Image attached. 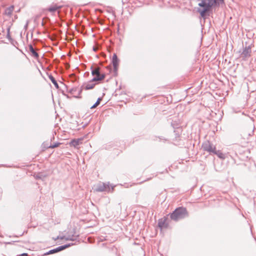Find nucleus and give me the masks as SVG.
<instances>
[{
  "mask_svg": "<svg viewBox=\"0 0 256 256\" xmlns=\"http://www.w3.org/2000/svg\"><path fill=\"white\" fill-rule=\"evenodd\" d=\"M200 2L198 6L202 8H198L197 12L200 16L204 18L206 13L212 8L219 6L220 4L224 3V0H198Z\"/></svg>",
  "mask_w": 256,
  "mask_h": 256,
  "instance_id": "1",
  "label": "nucleus"
},
{
  "mask_svg": "<svg viewBox=\"0 0 256 256\" xmlns=\"http://www.w3.org/2000/svg\"><path fill=\"white\" fill-rule=\"evenodd\" d=\"M172 220L178 221L188 216L186 208L184 207L176 208L172 213L170 214Z\"/></svg>",
  "mask_w": 256,
  "mask_h": 256,
  "instance_id": "2",
  "label": "nucleus"
},
{
  "mask_svg": "<svg viewBox=\"0 0 256 256\" xmlns=\"http://www.w3.org/2000/svg\"><path fill=\"white\" fill-rule=\"evenodd\" d=\"M90 70H92V74L94 76L92 78V82L100 81L105 78L106 74H100V67L96 66L93 68L92 66H91Z\"/></svg>",
  "mask_w": 256,
  "mask_h": 256,
  "instance_id": "3",
  "label": "nucleus"
},
{
  "mask_svg": "<svg viewBox=\"0 0 256 256\" xmlns=\"http://www.w3.org/2000/svg\"><path fill=\"white\" fill-rule=\"evenodd\" d=\"M202 148L204 151L207 152L210 154H212L216 148L215 146L209 140H206L202 144Z\"/></svg>",
  "mask_w": 256,
  "mask_h": 256,
  "instance_id": "4",
  "label": "nucleus"
},
{
  "mask_svg": "<svg viewBox=\"0 0 256 256\" xmlns=\"http://www.w3.org/2000/svg\"><path fill=\"white\" fill-rule=\"evenodd\" d=\"M82 92V88H78L77 87L72 88L68 90V92L70 93L74 94V96L76 98H80V95Z\"/></svg>",
  "mask_w": 256,
  "mask_h": 256,
  "instance_id": "5",
  "label": "nucleus"
},
{
  "mask_svg": "<svg viewBox=\"0 0 256 256\" xmlns=\"http://www.w3.org/2000/svg\"><path fill=\"white\" fill-rule=\"evenodd\" d=\"M252 52V48L251 46H246L242 52L241 54V56L242 58H249L250 56V54Z\"/></svg>",
  "mask_w": 256,
  "mask_h": 256,
  "instance_id": "6",
  "label": "nucleus"
},
{
  "mask_svg": "<svg viewBox=\"0 0 256 256\" xmlns=\"http://www.w3.org/2000/svg\"><path fill=\"white\" fill-rule=\"evenodd\" d=\"M68 246H59L54 249H52V250H49L48 252H46V254H44V255H48V254H54V253H56V252H60L62 250H64L66 248V247Z\"/></svg>",
  "mask_w": 256,
  "mask_h": 256,
  "instance_id": "7",
  "label": "nucleus"
},
{
  "mask_svg": "<svg viewBox=\"0 0 256 256\" xmlns=\"http://www.w3.org/2000/svg\"><path fill=\"white\" fill-rule=\"evenodd\" d=\"M158 225L161 229L167 228L168 226V224L167 222V218H164L159 220Z\"/></svg>",
  "mask_w": 256,
  "mask_h": 256,
  "instance_id": "8",
  "label": "nucleus"
},
{
  "mask_svg": "<svg viewBox=\"0 0 256 256\" xmlns=\"http://www.w3.org/2000/svg\"><path fill=\"white\" fill-rule=\"evenodd\" d=\"M109 188V185L108 184H106L105 183H102V184H99L96 188V190L97 192H102L106 190L107 188Z\"/></svg>",
  "mask_w": 256,
  "mask_h": 256,
  "instance_id": "9",
  "label": "nucleus"
},
{
  "mask_svg": "<svg viewBox=\"0 0 256 256\" xmlns=\"http://www.w3.org/2000/svg\"><path fill=\"white\" fill-rule=\"evenodd\" d=\"M118 62H119V60L116 54H113L112 58V65H113L114 70H117V67L118 64Z\"/></svg>",
  "mask_w": 256,
  "mask_h": 256,
  "instance_id": "10",
  "label": "nucleus"
},
{
  "mask_svg": "<svg viewBox=\"0 0 256 256\" xmlns=\"http://www.w3.org/2000/svg\"><path fill=\"white\" fill-rule=\"evenodd\" d=\"M62 239H64L66 240L78 241V236H64L61 238Z\"/></svg>",
  "mask_w": 256,
  "mask_h": 256,
  "instance_id": "11",
  "label": "nucleus"
},
{
  "mask_svg": "<svg viewBox=\"0 0 256 256\" xmlns=\"http://www.w3.org/2000/svg\"><path fill=\"white\" fill-rule=\"evenodd\" d=\"M61 6H58L56 4H54L50 6L49 8H48L47 10L51 12H56L58 10L61 8Z\"/></svg>",
  "mask_w": 256,
  "mask_h": 256,
  "instance_id": "12",
  "label": "nucleus"
},
{
  "mask_svg": "<svg viewBox=\"0 0 256 256\" xmlns=\"http://www.w3.org/2000/svg\"><path fill=\"white\" fill-rule=\"evenodd\" d=\"M29 51L32 53V56L36 58H38L39 57L38 53L35 50L32 44L28 46Z\"/></svg>",
  "mask_w": 256,
  "mask_h": 256,
  "instance_id": "13",
  "label": "nucleus"
},
{
  "mask_svg": "<svg viewBox=\"0 0 256 256\" xmlns=\"http://www.w3.org/2000/svg\"><path fill=\"white\" fill-rule=\"evenodd\" d=\"M94 82H92V79L88 83L86 84L84 89L88 90L93 88L96 84V83H94Z\"/></svg>",
  "mask_w": 256,
  "mask_h": 256,
  "instance_id": "14",
  "label": "nucleus"
},
{
  "mask_svg": "<svg viewBox=\"0 0 256 256\" xmlns=\"http://www.w3.org/2000/svg\"><path fill=\"white\" fill-rule=\"evenodd\" d=\"M212 154L216 155L219 158L222 160H224L226 158L225 154L220 150H216V148Z\"/></svg>",
  "mask_w": 256,
  "mask_h": 256,
  "instance_id": "15",
  "label": "nucleus"
},
{
  "mask_svg": "<svg viewBox=\"0 0 256 256\" xmlns=\"http://www.w3.org/2000/svg\"><path fill=\"white\" fill-rule=\"evenodd\" d=\"M48 77L49 79L51 80L52 83L54 84L55 87L56 88H58V84L56 82V80H55L54 78L52 75V74H48Z\"/></svg>",
  "mask_w": 256,
  "mask_h": 256,
  "instance_id": "16",
  "label": "nucleus"
},
{
  "mask_svg": "<svg viewBox=\"0 0 256 256\" xmlns=\"http://www.w3.org/2000/svg\"><path fill=\"white\" fill-rule=\"evenodd\" d=\"M14 10V6H11L7 8L5 10V14L8 16H10Z\"/></svg>",
  "mask_w": 256,
  "mask_h": 256,
  "instance_id": "17",
  "label": "nucleus"
},
{
  "mask_svg": "<svg viewBox=\"0 0 256 256\" xmlns=\"http://www.w3.org/2000/svg\"><path fill=\"white\" fill-rule=\"evenodd\" d=\"M101 100H102V98H98L96 102H95V104L90 106V108L91 109L94 108H96L98 106Z\"/></svg>",
  "mask_w": 256,
  "mask_h": 256,
  "instance_id": "18",
  "label": "nucleus"
},
{
  "mask_svg": "<svg viewBox=\"0 0 256 256\" xmlns=\"http://www.w3.org/2000/svg\"><path fill=\"white\" fill-rule=\"evenodd\" d=\"M71 144L74 147L76 146L79 144V140H72Z\"/></svg>",
  "mask_w": 256,
  "mask_h": 256,
  "instance_id": "19",
  "label": "nucleus"
},
{
  "mask_svg": "<svg viewBox=\"0 0 256 256\" xmlns=\"http://www.w3.org/2000/svg\"><path fill=\"white\" fill-rule=\"evenodd\" d=\"M60 143L59 142H57V143H55L53 144H50V146H49V148H56L58 147L59 145H60Z\"/></svg>",
  "mask_w": 256,
  "mask_h": 256,
  "instance_id": "20",
  "label": "nucleus"
},
{
  "mask_svg": "<svg viewBox=\"0 0 256 256\" xmlns=\"http://www.w3.org/2000/svg\"><path fill=\"white\" fill-rule=\"evenodd\" d=\"M74 244V243H69L68 244H64V246H68L66 247V248H68L70 246H73Z\"/></svg>",
  "mask_w": 256,
  "mask_h": 256,
  "instance_id": "21",
  "label": "nucleus"
},
{
  "mask_svg": "<svg viewBox=\"0 0 256 256\" xmlns=\"http://www.w3.org/2000/svg\"><path fill=\"white\" fill-rule=\"evenodd\" d=\"M10 36V28H8V34H7V37L8 38H9Z\"/></svg>",
  "mask_w": 256,
  "mask_h": 256,
  "instance_id": "22",
  "label": "nucleus"
},
{
  "mask_svg": "<svg viewBox=\"0 0 256 256\" xmlns=\"http://www.w3.org/2000/svg\"><path fill=\"white\" fill-rule=\"evenodd\" d=\"M93 50H94V51L96 52V51L97 48L96 47L94 46L93 47Z\"/></svg>",
  "mask_w": 256,
  "mask_h": 256,
  "instance_id": "23",
  "label": "nucleus"
},
{
  "mask_svg": "<svg viewBox=\"0 0 256 256\" xmlns=\"http://www.w3.org/2000/svg\"><path fill=\"white\" fill-rule=\"evenodd\" d=\"M22 256H27V255H28V254H26V253H24V254H22Z\"/></svg>",
  "mask_w": 256,
  "mask_h": 256,
  "instance_id": "24",
  "label": "nucleus"
},
{
  "mask_svg": "<svg viewBox=\"0 0 256 256\" xmlns=\"http://www.w3.org/2000/svg\"><path fill=\"white\" fill-rule=\"evenodd\" d=\"M63 94H64V96H66L67 98H69V96H68V95L66 94H64V93H63Z\"/></svg>",
  "mask_w": 256,
  "mask_h": 256,
  "instance_id": "25",
  "label": "nucleus"
}]
</instances>
